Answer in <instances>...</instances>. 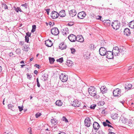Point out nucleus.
<instances>
[{"instance_id": "1", "label": "nucleus", "mask_w": 134, "mask_h": 134, "mask_svg": "<svg viewBox=\"0 0 134 134\" xmlns=\"http://www.w3.org/2000/svg\"><path fill=\"white\" fill-rule=\"evenodd\" d=\"M125 48L124 47H120L119 48L117 46L113 48L112 51L114 55L115 56L120 55H122L125 52Z\"/></svg>"}, {"instance_id": "2", "label": "nucleus", "mask_w": 134, "mask_h": 134, "mask_svg": "<svg viewBox=\"0 0 134 134\" xmlns=\"http://www.w3.org/2000/svg\"><path fill=\"white\" fill-rule=\"evenodd\" d=\"M120 25L119 21L118 20H115L112 22L111 26L114 29L116 30L119 28Z\"/></svg>"}, {"instance_id": "3", "label": "nucleus", "mask_w": 134, "mask_h": 134, "mask_svg": "<svg viewBox=\"0 0 134 134\" xmlns=\"http://www.w3.org/2000/svg\"><path fill=\"white\" fill-rule=\"evenodd\" d=\"M88 92L89 94L92 96H94L96 95L97 92L94 87H90L88 88Z\"/></svg>"}, {"instance_id": "4", "label": "nucleus", "mask_w": 134, "mask_h": 134, "mask_svg": "<svg viewBox=\"0 0 134 134\" xmlns=\"http://www.w3.org/2000/svg\"><path fill=\"white\" fill-rule=\"evenodd\" d=\"M60 80L63 82H65L67 81L68 79L67 75H66L64 73L61 74L59 76Z\"/></svg>"}, {"instance_id": "5", "label": "nucleus", "mask_w": 134, "mask_h": 134, "mask_svg": "<svg viewBox=\"0 0 134 134\" xmlns=\"http://www.w3.org/2000/svg\"><path fill=\"white\" fill-rule=\"evenodd\" d=\"M121 90L119 88L115 89L113 91V94L115 96H121Z\"/></svg>"}, {"instance_id": "6", "label": "nucleus", "mask_w": 134, "mask_h": 134, "mask_svg": "<svg viewBox=\"0 0 134 134\" xmlns=\"http://www.w3.org/2000/svg\"><path fill=\"white\" fill-rule=\"evenodd\" d=\"M99 52L100 55L104 56L106 55L107 51L105 48L101 47L99 49Z\"/></svg>"}, {"instance_id": "7", "label": "nucleus", "mask_w": 134, "mask_h": 134, "mask_svg": "<svg viewBox=\"0 0 134 134\" xmlns=\"http://www.w3.org/2000/svg\"><path fill=\"white\" fill-rule=\"evenodd\" d=\"M85 125L87 127H89L91 124V121L89 118L87 117L85 118L84 121Z\"/></svg>"}, {"instance_id": "8", "label": "nucleus", "mask_w": 134, "mask_h": 134, "mask_svg": "<svg viewBox=\"0 0 134 134\" xmlns=\"http://www.w3.org/2000/svg\"><path fill=\"white\" fill-rule=\"evenodd\" d=\"M113 51L112 52L110 51H107L106 55V58L109 59H112L113 58Z\"/></svg>"}, {"instance_id": "9", "label": "nucleus", "mask_w": 134, "mask_h": 134, "mask_svg": "<svg viewBox=\"0 0 134 134\" xmlns=\"http://www.w3.org/2000/svg\"><path fill=\"white\" fill-rule=\"evenodd\" d=\"M51 31L52 34L54 35H57L59 33L58 29L56 27L52 28L51 29Z\"/></svg>"}, {"instance_id": "10", "label": "nucleus", "mask_w": 134, "mask_h": 134, "mask_svg": "<svg viewBox=\"0 0 134 134\" xmlns=\"http://www.w3.org/2000/svg\"><path fill=\"white\" fill-rule=\"evenodd\" d=\"M86 15L85 12L84 11L80 12L78 14V17L80 19H83Z\"/></svg>"}, {"instance_id": "11", "label": "nucleus", "mask_w": 134, "mask_h": 134, "mask_svg": "<svg viewBox=\"0 0 134 134\" xmlns=\"http://www.w3.org/2000/svg\"><path fill=\"white\" fill-rule=\"evenodd\" d=\"M81 103V102L77 100H75L73 101L72 103V105L74 107H79Z\"/></svg>"}, {"instance_id": "12", "label": "nucleus", "mask_w": 134, "mask_h": 134, "mask_svg": "<svg viewBox=\"0 0 134 134\" xmlns=\"http://www.w3.org/2000/svg\"><path fill=\"white\" fill-rule=\"evenodd\" d=\"M76 37L74 35L71 34L69 36L68 38L71 42H74L76 41Z\"/></svg>"}, {"instance_id": "13", "label": "nucleus", "mask_w": 134, "mask_h": 134, "mask_svg": "<svg viewBox=\"0 0 134 134\" xmlns=\"http://www.w3.org/2000/svg\"><path fill=\"white\" fill-rule=\"evenodd\" d=\"M58 13L57 12L53 11L51 14V16L53 19H55L58 16Z\"/></svg>"}, {"instance_id": "14", "label": "nucleus", "mask_w": 134, "mask_h": 134, "mask_svg": "<svg viewBox=\"0 0 134 134\" xmlns=\"http://www.w3.org/2000/svg\"><path fill=\"white\" fill-rule=\"evenodd\" d=\"M76 41L82 42L84 41V39L82 35H77L76 37Z\"/></svg>"}, {"instance_id": "15", "label": "nucleus", "mask_w": 134, "mask_h": 134, "mask_svg": "<svg viewBox=\"0 0 134 134\" xmlns=\"http://www.w3.org/2000/svg\"><path fill=\"white\" fill-rule=\"evenodd\" d=\"M45 44L48 47H51L53 45L52 41L50 40H48L45 41Z\"/></svg>"}, {"instance_id": "16", "label": "nucleus", "mask_w": 134, "mask_h": 134, "mask_svg": "<svg viewBox=\"0 0 134 134\" xmlns=\"http://www.w3.org/2000/svg\"><path fill=\"white\" fill-rule=\"evenodd\" d=\"M76 11L75 9L71 10L69 11V14L70 16L73 17L75 16L76 14Z\"/></svg>"}, {"instance_id": "17", "label": "nucleus", "mask_w": 134, "mask_h": 134, "mask_svg": "<svg viewBox=\"0 0 134 134\" xmlns=\"http://www.w3.org/2000/svg\"><path fill=\"white\" fill-rule=\"evenodd\" d=\"M93 126L95 130H98L100 127V125L97 122H95L93 124Z\"/></svg>"}, {"instance_id": "18", "label": "nucleus", "mask_w": 134, "mask_h": 134, "mask_svg": "<svg viewBox=\"0 0 134 134\" xmlns=\"http://www.w3.org/2000/svg\"><path fill=\"white\" fill-rule=\"evenodd\" d=\"M66 15L65 11L63 10H61L58 13V15H59L60 17H64Z\"/></svg>"}, {"instance_id": "19", "label": "nucleus", "mask_w": 134, "mask_h": 134, "mask_svg": "<svg viewBox=\"0 0 134 134\" xmlns=\"http://www.w3.org/2000/svg\"><path fill=\"white\" fill-rule=\"evenodd\" d=\"M124 34L127 36H129L130 34V30L127 28L124 29Z\"/></svg>"}, {"instance_id": "20", "label": "nucleus", "mask_w": 134, "mask_h": 134, "mask_svg": "<svg viewBox=\"0 0 134 134\" xmlns=\"http://www.w3.org/2000/svg\"><path fill=\"white\" fill-rule=\"evenodd\" d=\"M47 78L48 76L47 74H45L42 75L41 78V80L43 81H45L46 80H47Z\"/></svg>"}, {"instance_id": "21", "label": "nucleus", "mask_w": 134, "mask_h": 134, "mask_svg": "<svg viewBox=\"0 0 134 134\" xmlns=\"http://www.w3.org/2000/svg\"><path fill=\"white\" fill-rule=\"evenodd\" d=\"M59 47L60 49L62 50L66 48V46L65 44L63 43L60 44Z\"/></svg>"}, {"instance_id": "22", "label": "nucleus", "mask_w": 134, "mask_h": 134, "mask_svg": "<svg viewBox=\"0 0 134 134\" xmlns=\"http://www.w3.org/2000/svg\"><path fill=\"white\" fill-rule=\"evenodd\" d=\"M132 86H133L131 84H129L126 85L125 86V88L126 89L129 90L131 88H132Z\"/></svg>"}, {"instance_id": "23", "label": "nucleus", "mask_w": 134, "mask_h": 134, "mask_svg": "<svg viewBox=\"0 0 134 134\" xmlns=\"http://www.w3.org/2000/svg\"><path fill=\"white\" fill-rule=\"evenodd\" d=\"M68 29L67 28H65L63 30L62 33L64 35H66L68 33Z\"/></svg>"}, {"instance_id": "24", "label": "nucleus", "mask_w": 134, "mask_h": 134, "mask_svg": "<svg viewBox=\"0 0 134 134\" xmlns=\"http://www.w3.org/2000/svg\"><path fill=\"white\" fill-rule=\"evenodd\" d=\"M100 90L102 93H105L106 91L105 87V86H102L100 88Z\"/></svg>"}, {"instance_id": "25", "label": "nucleus", "mask_w": 134, "mask_h": 134, "mask_svg": "<svg viewBox=\"0 0 134 134\" xmlns=\"http://www.w3.org/2000/svg\"><path fill=\"white\" fill-rule=\"evenodd\" d=\"M129 26L131 28L134 29V21H132L129 23Z\"/></svg>"}, {"instance_id": "26", "label": "nucleus", "mask_w": 134, "mask_h": 134, "mask_svg": "<svg viewBox=\"0 0 134 134\" xmlns=\"http://www.w3.org/2000/svg\"><path fill=\"white\" fill-rule=\"evenodd\" d=\"M118 114L116 113H113L111 115V117L113 119H116L118 118Z\"/></svg>"}, {"instance_id": "27", "label": "nucleus", "mask_w": 134, "mask_h": 134, "mask_svg": "<svg viewBox=\"0 0 134 134\" xmlns=\"http://www.w3.org/2000/svg\"><path fill=\"white\" fill-rule=\"evenodd\" d=\"M120 120H121L122 123H126L127 121V119L122 116L120 118Z\"/></svg>"}, {"instance_id": "28", "label": "nucleus", "mask_w": 134, "mask_h": 134, "mask_svg": "<svg viewBox=\"0 0 134 134\" xmlns=\"http://www.w3.org/2000/svg\"><path fill=\"white\" fill-rule=\"evenodd\" d=\"M55 104L56 105L58 106H61L62 104V103L61 101L59 100H57Z\"/></svg>"}, {"instance_id": "29", "label": "nucleus", "mask_w": 134, "mask_h": 134, "mask_svg": "<svg viewBox=\"0 0 134 134\" xmlns=\"http://www.w3.org/2000/svg\"><path fill=\"white\" fill-rule=\"evenodd\" d=\"M72 62L69 60H68L67 61V64L69 66H72Z\"/></svg>"}, {"instance_id": "30", "label": "nucleus", "mask_w": 134, "mask_h": 134, "mask_svg": "<svg viewBox=\"0 0 134 134\" xmlns=\"http://www.w3.org/2000/svg\"><path fill=\"white\" fill-rule=\"evenodd\" d=\"M49 58L50 63L51 64L53 63L54 61H55L54 59L53 58H51V57H49Z\"/></svg>"}, {"instance_id": "31", "label": "nucleus", "mask_w": 134, "mask_h": 134, "mask_svg": "<svg viewBox=\"0 0 134 134\" xmlns=\"http://www.w3.org/2000/svg\"><path fill=\"white\" fill-rule=\"evenodd\" d=\"M23 49L24 51H25L27 52L28 51V49H29V48H28L27 46L25 45L23 46Z\"/></svg>"}, {"instance_id": "32", "label": "nucleus", "mask_w": 134, "mask_h": 134, "mask_svg": "<svg viewBox=\"0 0 134 134\" xmlns=\"http://www.w3.org/2000/svg\"><path fill=\"white\" fill-rule=\"evenodd\" d=\"M51 122L52 124H53L54 125H55L57 124V122L55 119H52L51 120Z\"/></svg>"}, {"instance_id": "33", "label": "nucleus", "mask_w": 134, "mask_h": 134, "mask_svg": "<svg viewBox=\"0 0 134 134\" xmlns=\"http://www.w3.org/2000/svg\"><path fill=\"white\" fill-rule=\"evenodd\" d=\"M105 102L104 101H100L98 103V105L100 106H102L105 104Z\"/></svg>"}, {"instance_id": "34", "label": "nucleus", "mask_w": 134, "mask_h": 134, "mask_svg": "<svg viewBox=\"0 0 134 134\" xmlns=\"http://www.w3.org/2000/svg\"><path fill=\"white\" fill-rule=\"evenodd\" d=\"M105 22L104 23L106 24L107 26H109L110 25V21L109 20H107L106 21H105Z\"/></svg>"}, {"instance_id": "35", "label": "nucleus", "mask_w": 134, "mask_h": 134, "mask_svg": "<svg viewBox=\"0 0 134 134\" xmlns=\"http://www.w3.org/2000/svg\"><path fill=\"white\" fill-rule=\"evenodd\" d=\"M2 7L4 8L5 9H8L7 6L5 3H2Z\"/></svg>"}, {"instance_id": "36", "label": "nucleus", "mask_w": 134, "mask_h": 134, "mask_svg": "<svg viewBox=\"0 0 134 134\" xmlns=\"http://www.w3.org/2000/svg\"><path fill=\"white\" fill-rule=\"evenodd\" d=\"M36 28V25H34L32 26V29L31 30V32H34L35 31Z\"/></svg>"}, {"instance_id": "37", "label": "nucleus", "mask_w": 134, "mask_h": 134, "mask_svg": "<svg viewBox=\"0 0 134 134\" xmlns=\"http://www.w3.org/2000/svg\"><path fill=\"white\" fill-rule=\"evenodd\" d=\"M62 120L63 121H65L66 122H68V120L66 119V117L65 116H63L62 117Z\"/></svg>"}, {"instance_id": "38", "label": "nucleus", "mask_w": 134, "mask_h": 134, "mask_svg": "<svg viewBox=\"0 0 134 134\" xmlns=\"http://www.w3.org/2000/svg\"><path fill=\"white\" fill-rule=\"evenodd\" d=\"M57 62H59L61 63H62L63 61V58H60L59 59H57Z\"/></svg>"}, {"instance_id": "39", "label": "nucleus", "mask_w": 134, "mask_h": 134, "mask_svg": "<svg viewBox=\"0 0 134 134\" xmlns=\"http://www.w3.org/2000/svg\"><path fill=\"white\" fill-rule=\"evenodd\" d=\"M8 107L9 109L12 110V108L14 107V106L11 104H9L8 105Z\"/></svg>"}, {"instance_id": "40", "label": "nucleus", "mask_w": 134, "mask_h": 134, "mask_svg": "<svg viewBox=\"0 0 134 134\" xmlns=\"http://www.w3.org/2000/svg\"><path fill=\"white\" fill-rule=\"evenodd\" d=\"M41 115V113H38L35 114V116L36 118H37Z\"/></svg>"}, {"instance_id": "41", "label": "nucleus", "mask_w": 134, "mask_h": 134, "mask_svg": "<svg viewBox=\"0 0 134 134\" xmlns=\"http://www.w3.org/2000/svg\"><path fill=\"white\" fill-rule=\"evenodd\" d=\"M96 104H93L91 105L90 108L91 109H94L95 108V107H96Z\"/></svg>"}, {"instance_id": "42", "label": "nucleus", "mask_w": 134, "mask_h": 134, "mask_svg": "<svg viewBox=\"0 0 134 134\" xmlns=\"http://www.w3.org/2000/svg\"><path fill=\"white\" fill-rule=\"evenodd\" d=\"M36 82L37 87H40V84L39 82L38 78H37L36 79Z\"/></svg>"}, {"instance_id": "43", "label": "nucleus", "mask_w": 134, "mask_h": 134, "mask_svg": "<svg viewBox=\"0 0 134 134\" xmlns=\"http://www.w3.org/2000/svg\"><path fill=\"white\" fill-rule=\"evenodd\" d=\"M71 53L72 54H74L76 51L75 49L73 48H71L70 49Z\"/></svg>"}, {"instance_id": "44", "label": "nucleus", "mask_w": 134, "mask_h": 134, "mask_svg": "<svg viewBox=\"0 0 134 134\" xmlns=\"http://www.w3.org/2000/svg\"><path fill=\"white\" fill-rule=\"evenodd\" d=\"M27 76V78L29 79L30 80L32 76L31 75H29L28 73H27L26 74Z\"/></svg>"}, {"instance_id": "45", "label": "nucleus", "mask_w": 134, "mask_h": 134, "mask_svg": "<svg viewBox=\"0 0 134 134\" xmlns=\"http://www.w3.org/2000/svg\"><path fill=\"white\" fill-rule=\"evenodd\" d=\"M29 41V37L27 36H25V41L27 43H28Z\"/></svg>"}, {"instance_id": "46", "label": "nucleus", "mask_w": 134, "mask_h": 134, "mask_svg": "<svg viewBox=\"0 0 134 134\" xmlns=\"http://www.w3.org/2000/svg\"><path fill=\"white\" fill-rule=\"evenodd\" d=\"M27 4L26 3H25V4L21 5V6L23 7H25V8H27Z\"/></svg>"}, {"instance_id": "47", "label": "nucleus", "mask_w": 134, "mask_h": 134, "mask_svg": "<svg viewBox=\"0 0 134 134\" xmlns=\"http://www.w3.org/2000/svg\"><path fill=\"white\" fill-rule=\"evenodd\" d=\"M18 107L19 108V110L20 111H21L23 110V108L22 107H21L20 106H19Z\"/></svg>"}, {"instance_id": "48", "label": "nucleus", "mask_w": 134, "mask_h": 134, "mask_svg": "<svg viewBox=\"0 0 134 134\" xmlns=\"http://www.w3.org/2000/svg\"><path fill=\"white\" fill-rule=\"evenodd\" d=\"M19 11L20 12H21L22 11L21 9L19 8H18L17 9H16V12H18Z\"/></svg>"}, {"instance_id": "49", "label": "nucleus", "mask_w": 134, "mask_h": 134, "mask_svg": "<svg viewBox=\"0 0 134 134\" xmlns=\"http://www.w3.org/2000/svg\"><path fill=\"white\" fill-rule=\"evenodd\" d=\"M90 47L91 48V49H93L94 48V45H93V44H91L90 46Z\"/></svg>"}, {"instance_id": "50", "label": "nucleus", "mask_w": 134, "mask_h": 134, "mask_svg": "<svg viewBox=\"0 0 134 134\" xmlns=\"http://www.w3.org/2000/svg\"><path fill=\"white\" fill-rule=\"evenodd\" d=\"M45 10L47 12V14L48 15L49 14V11L50 10V9H49L48 8L46 9Z\"/></svg>"}, {"instance_id": "51", "label": "nucleus", "mask_w": 134, "mask_h": 134, "mask_svg": "<svg viewBox=\"0 0 134 134\" xmlns=\"http://www.w3.org/2000/svg\"><path fill=\"white\" fill-rule=\"evenodd\" d=\"M99 134H104V133L103 132L102 130H100L98 132Z\"/></svg>"}, {"instance_id": "52", "label": "nucleus", "mask_w": 134, "mask_h": 134, "mask_svg": "<svg viewBox=\"0 0 134 134\" xmlns=\"http://www.w3.org/2000/svg\"><path fill=\"white\" fill-rule=\"evenodd\" d=\"M24 43V42L22 41H20L19 42V44L21 45H23Z\"/></svg>"}, {"instance_id": "53", "label": "nucleus", "mask_w": 134, "mask_h": 134, "mask_svg": "<svg viewBox=\"0 0 134 134\" xmlns=\"http://www.w3.org/2000/svg\"><path fill=\"white\" fill-rule=\"evenodd\" d=\"M102 18V16H98L97 17L96 19H97L100 20Z\"/></svg>"}, {"instance_id": "54", "label": "nucleus", "mask_w": 134, "mask_h": 134, "mask_svg": "<svg viewBox=\"0 0 134 134\" xmlns=\"http://www.w3.org/2000/svg\"><path fill=\"white\" fill-rule=\"evenodd\" d=\"M28 130H30V131H29V133L30 134H32V131H31V128H29V129H28Z\"/></svg>"}, {"instance_id": "55", "label": "nucleus", "mask_w": 134, "mask_h": 134, "mask_svg": "<svg viewBox=\"0 0 134 134\" xmlns=\"http://www.w3.org/2000/svg\"><path fill=\"white\" fill-rule=\"evenodd\" d=\"M103 124L104 126H106L107 125V123L105 122H103Z\"/></svg>"}, {"instance_id": "56", "label": "nucleus", "mask_w": 134, "mask_h": 134, "mask_svg": "<svg viewBox=\"0 0 134 134\" xmlns=\"http://www.w3.org/2000/svg\"><path fill=\"white\" fill-rule=\"evenodd\" d=\"M35 66L38 68V69H40V66L39 65L36 64L35 65Z\"/></svg>"}, {"instance_id": "57", "label": "nucleus", "mask_w": 134, "mask_h": 134, "mask_svg": "<svg viewBox=\"0 0 134 134\" xmlns=\"http://www.w3.org/2000/svg\"><path fill=\"white\" fill-rule=\"evenodd\" d=\"M26 36H27L29 37H30L31 35V34L30 33L28 32L26 33Z\"/></svg>"}, {"instance_id": "58", "label": "nucleus", "mask_w": 134, "mask_h": 134, "mask_svg": "<svg viewBox=\"0 0 134 134\" xmlns=\"http://www.w3.org/2000/svg\"><path fill=\"white\" fill-rule=\"evenodd\" d=\"M130 121H131V122L128 123V125L129 126H131L132 125V120H131Z\"/></svg>"}, {"instance_id": "59", "label": "nucleus", "mask_w": 134, "mask_h": 134, "mask_svg": "<svg viewBox=\"0 0 134 134\" xmlns=\"http://www.w3.org/2000/svg\"><path fill=\"white\" fill-rule=\"evenodd\" d=\"M105 122L107 123H108L110 124H111V123L108 120H106Z\"/></svg>"}, {"instance_id": "60", "label": "nucleus", "mask_w": 134, "mask_h": 134, "mask_svg": "<svg viewBox=\"0 0 134 134\" xmlns=\"http://www.w3.org/2000/svg\"><path fill=\"white\" fill-rule=\"evenodd\" d=\"M38 72V71L37 70H35L34 71V73L36 74H37Z\"/></svg>"}, {"instance_id": "61", "label": "nucleus", "mask_w": 134, "mask_h": 134, "mask_svg": "<svg viewBox=\"0 0 134 134\" xmlns=\"http://www.w3.org/2000/svg\"><path fill=\"white\" fill-rule=\"evenodd\" d=\"M58 134H66L64 132H60Z\"/></svg>"}, {"instance_id": "62", "label": "nucleus", "mask_w": 134, "mask_h": 134, "mask_svg": "<svg viewBox=\"0 0 134 134\" xmlns=\"http://www.w3.org/2000/svg\"><path fill=\"white\" fill-rule=\"evenodd\" d=\"M109 133H111V132H112V131L111 130V129H109Z\"/></svg>"}, {"instance_id": "63", "label": "nucleus", "mask_w": 134, "mask_h": 134, "mask_svg": "<svg viewBox=\"0 0 134 134\" xmlns=\"http://www.w3.org/2000/svg\"><path fill=\"white\" fill-rule=\"evenodd\" d=\"M34 59V58H31L30 60V61H29V62H31V61H32V60H33Z\"/></svg>"}, {"instance_id": "64", "label": "nucleus", "mask_w": 134, "mask_h": 134, "mask_svg": "<svg viewBox=\"0 0 134 134\" xmlns=\"http://www.w3.org/2000/svg\"><path fill=\"white\" fill-rule=\"evenodd\" d=\"M108 134H115V133L113 132H111V133H109Z\"/></svg>"}]
</instances>
